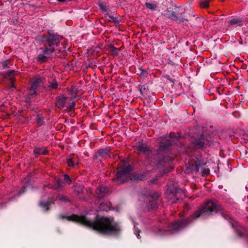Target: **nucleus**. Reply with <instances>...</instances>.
Returning <instances> with one entry per match:
<instances>
[{"mask_svg":"<svg viewBox=\"0 0 248 248\" xmlns=\"http://www.w3.org/2000/svg\"><path fill=\"white\" fill-rule=\"evenodd\" d=\"M65 218L68 220L81 223L103 234H116L120 231V227L117 223L106 217H97L94 221H91L84 216L76 215L67 216Z\"/></svg>","mask_w":248,"mask_h":248,"instance_id":"f257e3e1","label":"nucleus"},{"mask_svg":"<svg viewBox=\"0 0 248 248\" xmlns=\"http://www.w3.org/2000/svg\"><path fill=\"white\" fill-rule=\"evenodd\" d=\"M43 41L47 40L45 45V49L43 50V53L39 54L37 57V60L41 62H46L47 60V56H50L55 50L54 46H57L58 43L56 39H53L51 36L49 38L46 35L42 36Z\"/></svg>","mask_w":248,"mask_h":248,"instance_id":"f03ea898","label":"nucleus"},{"mask_svg":"<svg viewBox=\"0 0 248 248\" xmlns=\"http://www.w3.org/2000/svg\"><path fill=\"white\" fill-rule=\"evenodd\" d=\"M221 210L220 206L216 202L209 201L202 207L194 214V218H196L204 214L211 213L212 212H217Z\"/></svg>","mask_w":248,"mask_h":248,"instance_id":"7ed1b4c3","label":"nucleus"},{"mask_svg":"<svg viewBox=\"0 0 248 248\" xmlns=\"http://www.w3.org/2000/svg\"><path fill=\"white\" fill-rule=\"evenodd\" d=\"M118 170L116 180L120 181L121 183L127 181L129 176L131 167L124 161L119 164Z\"/></svg>","mask_w":248,"mask_h":248,"instance_id":"20e7f679","label":"nucleus"},{"mask_svg":"<svg viewBox=\"0 0 248 248\" xmlns=\"http://www.w3.org/2000/svg\"><path fill=\"white\" fill-rule=\"evenodd\" d=\"M187 222L188 221L186 219L175 222L171 225L169 226L167 229L165 230L163 232H162V231L160 230L159 234L160 235H165L174 233L185 227Z\"/></svg>","mask_w":248,"mask_h":248,"instance_id":"39448f33","label":"nucleus"},{"mask_svg":"<svg viewBox=\"0 0 248 248\" xmlns=\"http://www.w3.org/2000/svg\"><path fill=\"white\" fill-rule=\"evenodd\" d=\"M43 79L41 78H36L32 81L30 89L29 95H35L38 87L43 85Z\"/></svg>","mask_w":248,"mask_h":248,"instance_id":"423d86ee","label":"nucleus"},{"mask_svg":"<svg viewBox=\"0 0 248 248\" xmlns=\"http://www.w3.org/2000/svg\"><path fill=\"white\" fill-rule=\"evenodd\" d=\"M165 140H166L167 141V143L163 145V144L160 145L161 148H166L168 146L171 145L172 144V142L173 141V139L171 137H166L162 139V141H164Z\"/></svg>","mask_w":248,"mask_h":248,"instance_id":"0eeeda50","label":"nucleus"},{"mask_svg":"<svg viewBox=\"0 0 248 248\" xmlns=\"http://www.w3.org/2000/svg\"><path fill=\"white\" fill-rule=\"evenodd\" d=\"M67 163L69 167H75L78 164V161L75 156L72 155L67 160Z\"/></svg>","mask_w":248,"mask_h":248,"instance_id":"6e6552de","label":"nucleus"},{"mask_svg":"<svg viewBox=\"0 0 248 248\" xmlns=\"http://www.w3.org/2000/svg\"><path fill=\"white\" fill-rule=\"evenodd\" d=\"M107 188L105 186H101L98 187L97 190V194L99 198L103 197L105 194L107 192Z\"/></svg>","mask_w":248,"mask_h":248,"instance_id":"1a4fd4ad","label":"nucleus"},{"mask_svg":"<svg viewBox=\"0 0 248 248\" xmlns=\"http://www.w3.org/2000/svg\"><path fill=\"white\" fill-rule=\"evenodd\" d=\"M242 20L240 18H234L230 20L228 22L229 25H236L237 26H241L242 25Z\"/></svg>","mask_w":248,"mask_h":248,"instance_id":"9d476101","label":"nucleus"},{"mask_svg":"<svg viewBox=\"0 0 248 248\" xmlns=\"http://www.w3.org/2000/svg\"><path fill=\"white\" fill-rule=\"evenodd\" d=\"M33 153L37 155H45L46 153V149L45 147L36 148L34 150Z\"/></svg>","mask_w":248,"mask_h":248,"instance_id":"9b49d317","label":"nucleus"},{"mask_svg":"<svg viewBox=\"0 0 248 248\" xmlns=\"http://www.w3.org/2000/svg\"><path fill=\"white\" fill-rule=\"evenodd\" d=\"M66 101V98L64 96L60 97L56 103V105L59 108H62L64 106Z\"/></svg>","mask_w":248,"mask_h":248,"instance_id":"f8f14e48","label":"nucleus"},{"mask_svg":"<svg viewBox=\"0 0 248 248\" xmlns=\"http://www.w3.org/2000/svg\"><path fill=\"white\" fill-rule=\"evenodd\" d=\"M138 150L140 152L145 153L148 151L149 148L145 144H140L138 147Z\"/></svg>","mask_w":248,"mask_h":248,"instance_id":"ddd939ff","label":"nucleus"},{"mask_svg":"<svg viewBox=\"0 0 248 248\" xmlns=\"http://www.w3.org/2000/svg\"><path fill=\"white\" fill-rule=\"evenodd\" d=\"M209 0H205L203 1H201L200 3V6L201 7L203 8H206L209 6L208 1Z\"/></svg>","mask_w":248,"mask_h":248,"instance_id":"4468645a","label":"nucleus"},{"mask_svg":"<svg viewBox=\"0 0 248 248\" xmlns=\"http://www.w3.org/2000/svg\"><path fill=\"white\" fill-rule=\"evenodd\" d=\"M49 203L47 202L45 203H40V206L43 208L44 211H47L48 209V205Z\"/></svg>","mask_w":248,"mask_h":248,"instance_id":"2eb2a0df","label":"nucleus"},{"mask_svg":"<svg viewBox=\"0 0 248 248\" xmlns=\"http://www.w3.org/2000/svg\"><path fill=\"white\" fill-rule=\"evenodd\" d=\"M48 86L51 89H56L58 87V84L56 80H54L49 83Z\"/></svg>","mask_w":248,"mask_h":248,"instance_id":"dca6fc26","label":"nucleus"},{"mask_svg":"<svg viewBox=\"0 0 248 248\" xmlns=\"http://www.w3.org/2000/svg\"><path fill=\"white\" fill-rule=\"evenodd\" d=\"M172 17L174 20H176L178 22H184L185 20H186V19L183 18H179L178 16H176V15H174V14H172Z\"/></svg>","mask_w":248,"mask_h":248,"instance_id":"f3484780","label":"nucleus"},{"mask_svg":"<svg viewBox=\"0 0 248 248\" xmlns=\"http://www.w3.org/2000/svg\"><path fill=\"white\" fill-rule=\"evenodd\" d=\"M100 8L103 11V12H107V8L106 5H105L103 3H100L99 4Z\"/></svg>","mask_w":248,"mask_h":248,"instance_id":"a211bd4d","label":"nucleus"},{"mask_svg":"<svg viewBox=\"0 0 248 248\" xmlns=\"http://www.w3.org/2000/svg\"><path fill=\"white\" fill-rule=\"evenodd\" d=\"M64 181L68 183V184H70L71 182V180L70 179V178L69 177V176L66 174L64 175Z\"/></svg>","mask_w":248,"mask_h":248,"instance_id":"6ab92c4d","label":"nucleus"},{"mask_svg":"<svg viewBox=\"0 0 248 248\" xmlns=\"http://www.w3.org/2000/svg\"><path fill=\"white\" fill-rule=\"evenodd\" d=\"M145 5L147 8L150 9H154L155 8V6L152 3H146Z\"/></svg>","mask_w":248,"mask_h":248,"instance_id":"aec40b11","label":"nucleus"},{"mask_svg":"<svg viewBox=\"0 0 248 248\" xmlns=\"http://www.w3.org/2000/svg\"><path fill=\"white\" fill-rule=\"evenodd\" d=\"M157 200H158V199H154L153 201L154 202V205L151 204L149 206V208L152 209L155 208L156 204L157 203Z\"/></svg>","mask_w":248,"mask_h":248,"instance_id":"412c9836","label":"nucleus"},{"mask_svg":"<svg viewBox=\"0 0 248 248\" xmlns=\"http://www.w3.org/2000/svg\"><path fill=\"white\" fill-rule=\"evenodd\" d=\"M2 65L3 68H7L8 67V62L7 61H4L2 62Z\"/></svg>","mask_w":248,"mask_h":248,"instance_id":"4be33fe9","label":"nucleus"},{"mask_svg":"<svg viewBox=\"0 0 248 248\" xmlns=\"http://www.w3.org/2000/svg\"><path fill=\"white\" fill-rule=\"evenodd\" d=\"M61 182H62L61 181L58 180L57 182L58 186H55L54 188H58L61 187Z\"/></svg>","mask_w":248,"mask_h":248,"instance_id":"5701e85b","label":"nucleus"},{"mask_svg":"<svg viewBox=\"0 0 248 248\" xmlns=\"http://www.w3.org/2000/svg\"><path fill=\"white\" fill-rule=\"evenodd\" d=\"M139 231H137V230H136V229H135V233H136V235H137V237H138V238H140V234H139Z\"/></svg>","mask_w":248,"mask_h":248,"instance_id":"b1692460","label":"nucleus"},{"mask_svg":"<svg viewBox=\"0 0 248 248\" xmlns=\"http://www.w3.org/2000/svg\"><path fill=\"white\" fill-rule=\"evenodd\" d=\"M75 106V103L74 102H72L71 103V104L70 105V108L71 109H73V108H74Z\"/></svg>","mask_w":248,"mask_h":248,"instance_id":"393cba45","label":"nucleus"},{"mask_svg":"<svg viewBox=\"0 0 248 248\" xmlns=\"http://www.w3.org/2000/svg\"><path fill=\"white\" fill-rule=\"evenodd\" d=\"M140 75H143L145 73V71H144V70H143L142 69L140 68Z\"/></svg>","mask_w":248,"mask_h":248,"instance_id":"a878e982","label":"nucleus"},{"mask_svg":"<svg viewBox=\"0 0 248 248\" xmlns=\"http://www.w3.org/2000/svg\"><path fill=\"white\" fill-rule=\"evenodd\" d=\"M110 48H111V50L113 51H115L116 50V48L115 47H114L113 46H111Z\"/></svg>","mask_w":248,"mask_h":248,"instance_id":"bb28decb","label":"nucleus"},{"mask_svg":"<svg viewBox=\"0 0 248 248\" xmlns=\"http://www.w3.org/2000/svg\"><path fill=\"white\" fill-rule=\"evenodd\" d=\"M236 224H237V222H234L233 223H232L233 227H234V228L236 227H237Z\"/></svg>","mask_w":248,"mask_h":248,"instance_id":"cd10ccee","label":"nucleus"},{"mask_svg":"<svg viewBox=\"0 0 248 248\" xmlns=\"http://www.w3.org/2000/svg\"><path fill=\"white\" fill-rule=\"evenodd\" d=\"M38 122L39 123H41V120H40V119H39V118H38Z\"/></svg>","mask_w":248,"mask_h":248,"instance_id":"c85d7f7f","label":"nucleus"},{"mask_svg":"<svg viewBox=\"0 0 248 248\" xmlns=\"http://www.w3.org/2000/svg\"><path fill=\"white\" fill-rule=\"evenodd\" d=\"M58 0L60 2H63V1H65V0Z\"/></svg>","mask_w":248,"mask_h":248,"instance_id":"c756f323","label":"nucleus"},{"mask_svg":"<svg viewBox=\"0 0 248 248\" xmlns=\"http://www.w3.org/2000/svg\"><path fill=\"white\" fill-rule=\"evenodd\" d=\"M14 72V71H10V73L11 74V73H13Z\"/></svg>","mask_w":248,"mask_h":248,"instance_id":"7c9ffc66","label":"nucleus"},{"mask_svg":"<svg viewBox=\"0 0 248 248\" xmlns=\"http://www.w3.org/2000/svg\"><path fill=\"white\" fill-rule=\"evenodd\" d=\"M104 210H107V209H105V208H103Z\"/></svg>","mask_w":248,"mask_h":248,"instance_id":"2f4dec72","label":"nucleus"}]
</instances>
